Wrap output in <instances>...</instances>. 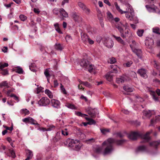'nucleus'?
Instances as JSON below:
<instances>
[{
	"mask_svg": "<svg viewBox=\"0 0 160 160\" xmlns=\"http://www.w3.org/2000/svg\"><path fill=\"white\" fill-rule=\"evenodd\" d=\"M152 132V131L151 130L150 131L147 132L144 135H143L138 132H132L128 134V137L130 139L132 140H135L138 137H140L143 139L144 142H147L150 139L149 135Z\"/></svg>",
	"mask_w": 160,
	"mask_h": 160,
	"instance_id": "obj_2",
	"label": "nucleus"
},
{
	"mask_svg": "<svg viewBox=\"0 0 160 160\" xmlns=\"http://www.w3.org/2000/svg\"><path fill=\"white\" fill-rule=\"evenodd\" d=\"M130 46L133 52L137 55L138 57L140 59H142V51L140 49H138L134 48L131 45H130Z\"/></svg>",
	"mask_w": 160,
	"mask_h": 160,
	"instance_id": "obj_13",
	"label": "nucleus"
},
{
	"mask_svg": "<svg viewBox=\"0 0 160 160\" xmlns=\"http://www.w3.org/2000/svg\"><path fill=\"white\" fill-rule=\"evenodd\" d=\"M79 81L81 84H82L88 88H90L91 87V85L90 84L87 82H83L80 80H79Z\"/></svg>",
	"mask_w": 160,
	"mask_h": 160,
	"instance_id": "obj_41",
	"label": "nucleus"
},
{
	"mask_svg": "<svg viewBox=\"0 0 160 160\" xmlns=\"http://www.w3.org/2000/svg\"><path fill=\"white\" fill-rule=\"evenodd\" d=\"M132 63V61H130L126 63H124L123 65L124 66H126L127 67H129L131 66Z\"/></svg>",
	"mask_w": 160,
	"mask_h": 160,
	"instance_id": "obj_49",
	"label": "nucleus"
},
{
	"mask_svg": "<svg viewBox=\"0 0 160 160\" xmlns=\"http://www.w3.org/2000/svg\"><path fill=\"white\" fill-rule=\"evenodd\" d=\"M0 73L4 76L8 75L9 74L8 71L7 69L0 70Z\"/></svg>",
	"mask_w": 160,
	"mask_h": 160,
	"instance_id": "obj_32",
	"label": "nucleus"
},
{
	"mask_svg": "<svg viewBox=\"0 0 160 160\" xmlns=\"http://www.w3.org/2000/svg\"><path fill=\"white\" fill-rule=\"evenodd\" d=\"M26 153L27 157L25 160H30L32 159L33 156L32 152L30 150L28 149L26 150Z\"/></svg>",
	"mask_w": 160,
	"mask_h": 160,
	"instance_id": "obj_18",
	"label": "nucleus"
},
{
	"mask_svg": "<svg viewBox=\"0 0 160 160\" xmlns=\"http://www.w3.org/2000/svg\"><path fill=\"white\" fill-rule=\"evenodd\" d=\"M13 71L18 73H20V67H18L13 69Z\"/></svg>",
	"mask_w": 160,
	"mask_h": 160,
	"instance_id": "obj_53",
	"label": "nucleus"
},
{
	"mask_svg": "<svg viewBox=\"0 0 160 160\" xmlns=\"http://www.w3.org/2000/svg\"><path fill=\"white\" fill-rule=\"evenodd\" d=\"M125 6L128 8V10L124 11L126 12H125V13L126 14V18L130 21L134 20L135 18L132 6L128 3H126Z\"/></svg>",
	"mask_w": 160,
	"mask_h": 160,
	"instance_id": "obj_3",
	"label": "nucleus"
},
{
	"mask_svg": "<svg viewBox=\"0 0 160 160\" xmlns=\"http://www.w3.org/2000/svg\"><path fill=\"white\" fill-rule=\"evenodd\" d=\"M137 72L138 74H140L141 77L143 78H146L148 77L146 74V71L143 68H141L138 69Z\"/></svg>",
	"mask_w": 160,
	"mask_h": 160,
	"instance_id": "obj_17",
	"label": "nucleus"
},
{
	"mask_svg": "<svg viewBox=\"0 0 160 160\" xmlns=\"http://www.w3.org/2000/svg\"><path fill=\"white\" fill-rule=\"evenodd\" d=\"M8 66V64L7 63L0 62V70L3 69L5 67Z\"/></svg>",
	"mask_w": 160,
	"mask_h": 160,
	"instance_id": "obj_37",
	"label": "nucleus"
},
{
	"mask_svg": "<svg viewBox=\"0 0 160 160\" xmlns=\"http://www.w3.org/2000/svg\"><path fill=\"white\" fill-rule=\"evenodd\" d=\"M137 150L140 151H146L147 150V148L145 146H141L138 147Z\"/></svg>",
	"mask_w": 160,
	"mask_h": 160,
	"instance_id": "obj_34",
	"label": "nucleus"
},
{
	"mask_svg": "<svg viewBox=\"0 0 160 160\" xmlns=\"http://www.w3.org/2000/svg\"><path fill=\"white\" fill-rule=\"evenodd\" d=\"M152 29L153 32L160 34V33H159V29L157 27L153 28Z\"/></svg>",
	"mask_w": 160,
	"mask_h": 160,
	"instance_id": "obj_58",
	"label": "nucleus"
},
{
	"mask_svg": "<svg viewBox=\"0 0 160 160\" xmlns=\"http://www.w3.org/2000/svg\"><path fill=\"white\" fill-rule=\"evenodd\" d=\"M27 17L23 15H21V21H24L27 20Z\"/></svg>",
	"mask_w": 160,
	"mask_h": 160,
	"instance_id": "obj_60",
	"label": "nucleus"
},
{
	"mask_svg": "<svg viewBox=\"0 0 160 160\" xmlns=\"http://www.w3.org/2000/svg\"><path fill=\"white\" fill-rule=\"evenodd\" d=\"M67 107L68 108H70L72 109H75V106L72 104H68L67 106Z\"/></svg>",
	"mask_w": 160,
	"mask_h": 160,
	"instance_id": "obj_62",
	"label": "nucleus"
},
{
	"mask_svg": "<svg viewBox=\"0 0 160 160\" xmlns=\"http://www.w3.org/2000/svg\"><path fill=\"white\" fill-rule=\"evenodd\" d=\"M80 64V66L84 69H88L90 72L92 71L93 68V66L86 59L81 60Z\"/></svg>",
	"mask_w": 160,
	"mask_h": 160,
	"instance_id": "obj_5",
	"label": "nucleus"
},
{
	"mask_svg": "<svg viewBox=\"0 0 160 160\" xmlns=\"http://www.w3.org/2000/svg\"><path fill=\"white\" fill-rule=\"evenodd\" d=\"M72 17L75 21H78L79 17L76 13H73L72 14Z\"/></svg>",
	"mask_w": 160,
	"mask_h": 160,
	"instance_id": "obj_40",
	"label": "nucleus"
},
{
	"mask_svg": "<svg viewBox=\"0 0 160 160\" xmlns=\"http://www.w3.org/2000/svg\"><path fill=\"white\" fill-rule=\"evenodd\" d=\"M110 67L112 69L111 72L112 73H117L118 71L120 70V68L115 65H111Z\"/></svg>",
	"mask_w": 160,
	"mask_h": 160,
	"instance_id": "obj_25",
	"label": "nucleus"
},
{
	"mask_svg": "<svg viewBox=\"0 0 160 160\" xmlns=\"http://www.w3.org/2000/svg\"><path fill=\"white\" fill-rule=\"evenodd\" d=\"M104 44L105 46L108 48H112L114 45V43L111 39H107L104 41Z\"/></svg>",
	"mask_w": 160,
	"mask_h": 160,
	"instance_id": "obj_15",
	"label": "nucleus"
},
{
	"mask_svg": "<svg viewBox=\"0 0 160 160\" xmlns=\"http://www.w3.org/2000/svg\"><path fill=\"white\" fill-rule=\"evenodd\" d=\"M66 40L67 41H70L72 39L71 37L69 35H67L65 38Z\"/></svg>",
	"mask_w": 160,
	"mask_h": 160,
	"instance_id": "obj_63",
	"label": "nucleus"
},
{
	"mask_svg": "<svg viewBox=\"0 0 160 160\" xmlns=\"http://www.w3.org/2000/svg\"><path fill=\"white\" fill-rule=\"evenodd\" d=\"M106 78L109 81H110L112 80V77L111 75H110V73H108L106 75Z\"/></svg>",
	"mask_w": 160,
	"mask_h": 160,
	"instance_id": "obj_45",
	"label": "nucleus"
},
{
	"mask_svg": "<svg viewBox=\"0 0 160 160\" xmlns=\"http://www.w3.org/2000/svg\"><path fill=\"white\" fill-rule=\"evenodd\" d=\"M53 13L56 15H58L59 13H60V9L55 8L53 10Z\"/></svg>",
	"mask_w": 160,
	"mask_h": 160,
	"instance_id": "obj_46",
	"label": "nucleus"
},
{
	"mask_svg": "<svg viewBox=\"0 0 160 160\" xmlns=\"http://www.w3.org/2000/svg\"><path fill=\"white\" fill-rule=\"evenodd\" d=\"M55 128V127L53 125H50L47 128V131H51L52 130H53Z\"/></svg>",
	"mask_w": 160,
	"mask_h": 160,
	"instance_id": "obj_56",
	"label": "nucleus"
},
{
	"mask_svg": "<svg viewBox=\"0 0 160 160\" xmlns=\"http://www.w3.org/2000/svg\"><path fill=\"white\" fill-rule=\"evenodd\" d=\"M9 152L10 154V155H9V156L13 158H15V153L13 149H9Z\"/></svg>",
	"mask_w": 160,
	"mask_h": 160,
	"instance_id": "obj_39",
	"label": "nucleus"
},
{
	"mask_svg": "<svg viewBox=\"0 0 160 160\" xmlns=\"http://www.w3.org/2000/svg\"><path fill=\"white\" fill-rule=\"evenodd\" d=\"M148 11L150 12H156L159 10L158 8L153 4L146 5L145 6Z\"/></svg>",
	"mask_w": 160,
	"mask_h": 160,
	"instance_id": "obj_11",
	"label": "nucleus"
},
{
	"mask_svg": "<svg viewBox=\"0 0 160 160\" xmlns=\"http://www.w3.org/2000/svg\"><path fill=\"white\" fill-rule=\"evenodd\" d=\"M143 32V30H139L137 32V34L139 37H141L142 35Z\"/></svg>",
	"mask_w": 160,
	"mask_h": 160,
	"instance_id": "obj_48",
	"label": "nucleus"
},
{
	"mask_svg": "<svg viewBox=\"0 0 160 160\" xmlns=\"http://www.w3.org/2000/svg\"><path fill=\"white\" fill-rule=\"evenodd\" d=\"M60 88L62 92H63L64 94H67V92L66 91L65 88H64L63 86L62 85V84L61 83Z\"/></svg>",
	"mask_w": 160,
	"mask_h": 160,
	"instance_id": "obj_51",
	"label": "nucleus"
},
{
	"mask_svg": "<svg viewBox=\"0 0 160 160\" xmlns=\"http://www.w3.org/2000/svg\"><path fill=\"white\" fill-rule=\"evenodd\" d=\"M154 44V41L152 38H149L145 41V44L147 48L151 49Z\"/></svg>",
	"mask_w": 160,
	"mask_h": 160,
	"instance_id": "obj_14",
	"label": "nucleus"
},
{
	"mask_svg": "<svg viewBox=\"0 0 160 160\" xmlns=\"http://www.w3.org/2000/svg\"><path fill=\"white\" fill-rule=\"evenodd\" d=\"M100 130L102 133L103 134H105L110 131L109 129L107 128L100 129Z\"/></svg>",
	"mask_w": 160,
	"mask_h": 160,
	"instance_id": "obj_44",
	"label": "nucleus"
},
{
	"mask_svg": "<svg viewBox=\"0 0 160 160\" xmlns=\"http://www.w3.org/2000/svg\"><path fill=\"white\" fill-rule=\"evenodd\" d=\"M45 93L47 94L48 97L50 98H53V95L52 92L49 90L47 89L45 91Z\"/></svg>",
	"mask_w": 160,
	"mask_h": 160,
	"instance_id": "obj_30",
	"label": "nucleus"
},
{
	"mask_svg": "<svg viewBox=\"0 0 160 160\" xmlns=\"http://www.w3.org/2000/svg\"><path fill=\"white\" fill-rule=\"evenodd\" d=\"M87 42H88L90 44H94V42L90 38L88 37L87 40Z\"/></svg>",
	"mask_w": 160,
	"mask_h": 160,
	"instance_id": "obj_61",
	"label": "nucleus"
},
{
	"mask_svg": "<svg viewBox=\"0 0 160 160\" xmlns=\"http://www.w3.org/2000/svg\"><path fill=\"white\" fill-rule=\"evenodd\" d=\"M50 103V100L47 97L42 98L38 102L39 106H46L48 105Z\"/></svg>",
	"mask_w": 160,
	"mask_h": 160,
	"instance_id": "obj_7",
	"label": "nucleus"
},
{
	"mask_svg": "<svg viewBox=\"0 0 160 160\" xmlns=\"http://www.w3.org/2000/svg\"><path fill=\"white\" fill-rule=\"evenodd\" d=\"M116 28H117L120 33L121 37L124 38L128 36V35L130 33V31L128 28L126 30L125 29L124 31L123 28L121 27L120 24H118L116 26Z\"/></svg>",
	"mask_w": 160,
	"mask_h": 160,
	"instance_id": "obj_6",
	"label": "nucleus"
},
{
	"mask_svg": "<svg viewBox=\"0 0 160 160\" xmlns=\"http://www.w3.org/2000/svg\"><path fill=\"white\" fill-rule=\"evenodd\" d=\"M116 62V59L114 58H112L108 61L110 63H114Z\"/></svg>",
	"mask_w": 160,
	"mask_h": 160,
	"instance_id": "obj_55",
	"label": "nucleus"
},
{
	"mask_svg": "<svg viewBox=\"0 0 160 160\" xmlns=\"http://www.w3.org/2000/svg\"><path fill=\"white\" fill-rule=\"evenodd\" d=\"M22 121L26 123H30L37 126L39 125L36 121L30 117L25 118L22 119Z\"/></svg>",
	"mask_w": 160,
	"mask_h": 160,
	"instance_id": "obj_9",
	"label": "nucleus"
},
{
	"mask_svg": "<svg viewBox=\"0 0 160 160\" xmlns=\"http://www.w3.org/2000/svg\"><path fill=\"white\" fill-rule=\"evenodd\" d=\"M126 140L124 139L118 140L116 141L114 139L112 138H110L107 140L104 141L102 143V146L104 148L103 154V155L110 154L113 150V148L112 147V144L114 142L118 145H121L123 144Z\"/></svg>",
	"mask_w": 160,
	"mask_h": 160,
	"instance_id": "obj_1",
	"label": "nucleus"
},
{
	"mask_svg": "<svg viewBox=\"0 0 160 160\" xmlns=\"http://www.w3.org/2000/svg\"><path fill=\"white\" fill-rule=\"evenodd\" d=\"M69 0H63L62 2L61 5L63 6L65 4L68 3Z\"/></svg>",
	"mask_w": 160,
	"mask_h": 160,
	"instance_id": "obj_64",
	"label": "nucleus"
},
{
	"mask_svg": "<svg viewBox=\"0 0 160 160\" xmlns=\"http://www.w3.org/2000/svg\"><path fill=\"white\" fill-rule=\"evenodd\" d=\"M150 94L152 96L153 99L155 101H158V98L157 97V95L155 92L154 91H151L150 92Z\"/></svg>",
	"mask_w": 160,
	"mask_h": 160,
	"instance_id": "obj_36",
	"label": "nucleus"
},
{
	"mask_svg": "<svg viewBox=\"0 0 160 160\" xmlns=\"http://www.w3.org/2000/svg\"><path fill=\"white\" fill-rule=\"evenodd\" d=\"M81 38L82 40L85 43L87 42V40L88 38V36L84 33L81 32Z\"/></svg>",
	"mask_w": 160,
	"mask_h": 160,
	"instance_id": "obj_21",
	"label": "nucleus"
},
{
	"mask_svg": "<svg viewBox=\"0 0 160 160\" xmlns=\"http://www.w3.org/2000/svg\"><path fill=\"white\" fill-rule=\"evenodd\" d=\"M107 15L108 18L109 19H110V20H112L113 17L112 15L110 12L108 11L107 12Z\"/></svg>",
	"mask_w": 160,
	"mask_h": 160,
	"instance_id": "obj_47",
	"label": "nucleus"
},
{
	"mask_svg": "<svg viewBox=\"0 0 160 160\" xmlns=\"http://www.w3.org/2000/svg\"><path fill=\"white\" fill-rule=\"evenodd\" d=\"M61 132L62 133V135H63L64 136H67L68 134V132L66 130H62Z\"/></svg>",
	"mask_w": 160,
	"mask_h": 160,
	"instance_id": "obj_59",
	"label": "nucleus"
},
{
	"mask_svg": "<svg viewBox=\"0 0 160 160\" xmlns=\"http://www.w3.org/2000/svg\"><path fill=\"white\" fill-rule=\"evenodd\" d=\"M143 115L146 118H149L152 115L150 110L144 111L143 112Z\"/></svg>",
	"mask_w": 160,
	"mask_h": 160,
	"instance_id": "obj_27",
	"label": "nucleus"
},
{
	"mask_svg": "<svg viewBox=\"0 0 160 160\" xmlns=\"http://www.w3.org/2000/svg\"><path fill=\"white\" fill-rule=\"evenodd\" d=\"M112 37L115 38V40L118 42L122 44V45H125V42L120 37H117L115 35H113Z\"/></svg>",
	"mask_w": 160,
	"mask_h": 160,
	"instance_id": "obj_22",
	"label": "nucleus"
},
{
	"mask_svg": "<svg viewBox=\"0 0 160 160\" xmlns=\"http://www.w3.org/2000/svg\"><path fill=\"white\" fill-rule=\"evenodd\" d=\"M102 149V148L98 145H95L93 147V150L95 152L97 153H100Z\"/></svg>",
	"mask_w": 160,
	"mask_h": 160,
	"instance_id": "obj_24",
	"label": "nucleus"
},
{
	"mask_svg": "<svg viewBox=\"0 0 160 160\" xmlns=\"http://www.w3.org/2000/svg\"><path fill=\"white\" fill-rule=\"evenodd\" d=\"M86 111L91 117L94 118L98 113V110L95 109H92L90 107H88L86 109Z\"/></svg>",
	"mask_w": 160,
	"mask_h": 160,
	"instance_id": "obj_8",
	"label": "nucleus"
},
{
	"mask_svg": "<svg viewBox=\"0 0 160 160\" xmlns=\"http://www.w3.org/2000/svg\"><path fill=\"white\" fill-rule=\"evenodd\" d=\"M55 48L56 49L59 50H62V49L61 45L59 43L56 44L55 45Z\"/></svg>",
	"mask_w": 160,
	"mask_h": 160,
	"instance_id": "obj_42",
	"label": "nucleus"
},
{
	"mask_svg": "<svg viewBox=\"0 0 160 160\" xmlns=\"http://www.w3.org/2000/svg\"><path fill=\"white\" fill-rule=\"evenodd\" d=\"M86 119L88 121V124L90 125L95 124L96 122L93 119L88 117H85Z\"/></svg>",
	"mask_w": 160,
	"mask_h": 160,
	"instance_id": "obj_31",
	"label": "nucleus"
},
{
	"mask_svg": "<svg viewBox=\"0 0 160 160\" xmlns=\"http://www.w3.org/2000/svg\"><path fill=\"white\" fill-rule=\"evenodd\" d=\"M22 113L24 114V115H28L29 113V111L27 109H23L21 110Z\"/></svg>",
	"mask_w": 160,
	"mask_h": 160,
	"instance_id": "obj_43",
	"label": "nucleus"
},
{
	"mask_svg": "<svg viewBox=\"0 0 160 160\" xmlns=\"http://www.w3.org/2000/svg\"><path fill=\"white\" fill-rule=\"evenodd\" d=\"M160 120V115L156 116L155 118L152 119L151 120L150 124L149 126H153L157 122Z\"/></svg>",
	"mask_w": 160,
	"mask_h": 160,
	"instance_id": "obj_19",
	"label": "nucleus"
},
{
	"mask_svg": "<svg viewBox=\"0 0 160 160\" xmlns=\"http://www.w3.org/2000/svg\"><path fill=\"white\" fill-rule=\"evenodd\" d=\"M118 24H120V26L122 27V26L125 28V30H126L129 27V25L128 23L125 21L123 22H121Z\"/></svg>",
	"mask_w": 160,
	"mask_h": 160,
	"instance_id": "obj_29",
	"label": "nucleus"
},
{
	"mask_svg": "<svg viewBox=\"0 0 160 160\" xmlns=\"http://www.w3.org/2000/svg\"><path fill=\"white\" fill-rule=\"evenodd\" d=\"M160 143V140L157 141H154L151 142L149 143L150 146L152 147L155 148H157L158 146Z\"/></svg>",
	"mask_w": 160,
	"mask_h": 160,
	"instance_id": "obj_23",
	"label": "nucleus"
},
{
	"mask_svg": "<svg viewBox=\"0 0 160 160\" xmlns=\"http://www.w3.org/2000/svg\"><path fill=\"white\" fill-rule=\"evenodd\" d=\"M60 13L63 17L65 18L68 17V14L65 10L62 8H60Z\"/></svg>",
	"mask_w": 160,
	"mask_h": 160,
	"instance_id": "obj_26",
	"label": "nucleus"
},
{
	"mask_svg": "<svg viewBox=\"0 0 160 160\" xmlns=\"http://www.w3.org/2000/svg\"><path fill=\"white\" fill-rule=\"evenodd\" d=\"M136 101L138 102H142L144 100V99L139 96H136Z\"/></svg>",
	"mask_w": 160,
	"mask_h": 160,
	"instance_id": "obj_54",
	"label": "nucleus"
},
{
	"mask_svg": "<svg viewBox=\"0 0 160 160\" xmlns=\"http://www.w3.org/2000/svg\"><path fill=\"white\" fill-rule=\"evenodd\" d=\"M75 113L77 116L82 117H84L85 116H87L86 114L82 113L79 112H76Z\"/></svg>",
	"mask_w": 160,
	"mask_h": 160,
	"instance_id": "obj_52",
	"label": "nucleus"
},
{
	"mask_svg": "<svg viewBox=\"0 0 160 160\" xmlns=\"http://www.w3.org/2000/svg\"><path fill=\"white\" fill-rule=\"evenodd\" d=\"M129 80V78L126 75H123L118 78H117L116 81L117 83H123Z\"/></svg>",
	"mask_w": 160,
	"mask_h": 160,
	"instance_id": "obj_12",
	"label": "nucleus"
},
{
	"mask_svg": "<svg viewBox=\"0 0 160 160\" xmlns=\"http://www.w3.org/2000/svg\"><path fill=\"white\" fill-rule=\"evenodd\" d=\"M68 142V146L72 149L76 150H78L80 149L81 144L79 143V140L69 139Z\"/></svg>",
	"mask_w": 160,
	"mask_h": 160,
	"instance_id": "obj_4",
	"label": "nucleus"
},
{
	"mask_svg": "<svg viewBox=\"0 0 160 160\" xmlns=\"http://www.w3.org/2000/svg\"><path fill=\"white\" fill-rule=\"evenodd\" d=\"M52 74V71L50 68L46 69L44 72V74L47 78H50Z\"/></svg>",
	"mask_w": 160,
	"mask_h": 160,
	"instance_id": "obj_20",
	"label": "nucleus"
},
{
	"mask_svg": "<svg viewBox=\"0 0 160 160\" xmlns=\"http://www.w3.org/2000/svg\"><path fill=\"white\" fill-rule=\"evenodd\" d=\"M114 5L117 10L118 11V12H119L121 14H122L126 12H124V11H123L120 8L119 6L118 5L117 2H115Z\"/></svg>",
	"mask_w": 160,
	"mask_h": 160,
	"instance_id": "obj_28",
	"label": "nucleus"
},
{
	"mask_svg": "<svg viewBox=\"0 0 160 160\" xmlns=\"http://www.w3.org/2000/svg\"><path fill=\"white\" fill-rule=\"evenodd\" d=\"M123 89L128 92H132L133 91V88L128 86H125L123 87Z\"/></svg>",
	"mask_w": 160,
	"mask_h": 160,
	"instance_id": "obj_35",
	"label": "nucleus"
},
{
	"mask_svg": "<svg viewBox=\"0 0 160 160\" xmlns=\"http://www.w3.org/2000/svg\"><path fill=\"white\" fill-rule=\"evenodd\" d=\"M61 132L60 131L58 132L57 133L55 137V138H56L57 141L60 140L62 138V135H61Z\"/></svg>",
	"mask_w": 160,
	"mask_h": 160,
	"instance_id": "obj_33",
	"label": "nucleus"
},
{
	"mask_svg": "<svg viewBox=\"0 0 160 160\" xmlns=\"http://www.w3.org/2000/svg\"><path fill=\"white\" fill-rule=\"evenodd\" d=\"M98 18L99 19V20L100 21V22H102L103 21V18L102 16V15L101 13V12H100V13L98 14Z\"/></svg>",
	"mask_w": 160,
	"mask_h": 160,
	"instance_id": "obj_57",
	"label": "nucleus"
},
{
	"mask_svg": "<svg viewBox=\"0 0 160 160\" xmlns=\"http://www.w3.org/2000/svg\"><path fill=\"white\" fill-rule=\"evenodd\" d=\"M10 97H13V99L15 100L17 102H18L19 101L18 98L14 94L12 93L10 95Z\"/></svg>",
	"mask_w": 160,
	"mask_h": 160,
	"instance_id": "obj_50",
	"label": "nucleus"
},
{
	"mask_svg": "<svg viewBox=\"0 0 160 160\" xmlns=\"http://www.w3.org/2000/svg\"><path fill=\"white\" fill-rule=\"evenodd\" d=\"M51 103L52 106L54 108H58L60 107V103L58 100L52 99L51 100Z\"/></svg>",
	"mask_w": 160,
	"mask_h": 160,
	"instance_id": "obj_16",
	"label": "nucleus"
},
{
	"mask_svg": "<svg viewBox=\"0 0 160 160\" xmlns=\"http://www.w3.org/2000/svg\"><path fill=\"white\" fill-rule=\"evenodd\" d=\"M78 5L86 14H88L90 12V9L83 3L79 2L78 3Z\"/></svg>",
	"mask_w": 160,
	"mask_h": 160,
	"instance_id": "obj_10",
	"label": "nucleus"
},
{
	"mask_svg": "<svg viewBox=\"0 0 160 160\" xmlns=\"http://www.w3.org/2000/svg\"><path fill=\"white\" fill-rule=\"evenodd\" d=\"M2 87H6L7 88H8L9 87L8 85L7 81H4L0 83V88H2Z\"/></svg>",
	"mask_w": 160,
	"mask_h": 160,
	"instance_id": "obj_38",
	"label": "nucleus"
}]
</instances>
